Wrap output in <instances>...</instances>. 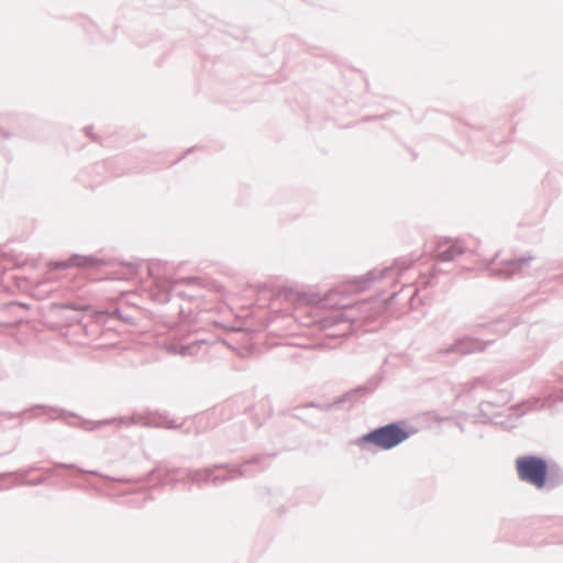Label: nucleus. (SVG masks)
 Segmentation results:
<instances>
[{"instance_id":"20e7f679","label":"nucleus","mask_w":563,"mask_h":563,"mask_svg":"<svg viewBox=\"0 0 563 563\" xmlns=\"http://www.w3.org/2000/svg\"><path fill=\"white\" fill-rule=\"evenodd\" d=\"M527 261L525 258H520V260H516V261H512L509 263V266H510V273H514L516 272L517 269H520L521 266L526 263Z\"/></svg>"},{"instance_id":"f257e3e1","label":"nucleus","mask_w":563,"mask_h":563,"mask_svg":"<svg viewBox=\"0 0 563 563\" xmlns=\"http://www.w3.org/2000/svg\"><path fill=\"white\" fill-rule=\"evenodd\" d=\"M516 470L521 481L543 488L548 475V464L537 456H521L516 461Z\"/></svg>"},{"instance_id":"7ed1b4c3","label":"nucleus","mask_w":563,"mask_h":563,"mask_svg":"<svg viewBox=\"0 0 563 563\" xmlns=\"http://www.w3.org/2000/svg\"><path fill=\"white\" fill-rule=\"evenodd\" d=\"M462 249L459 247L457 245H451L448 250L439 252L437 254V258L440 261H451L455 256L462 254Z\"/></svg>"},{"instance_id":"f03ea898","label":"nucleus","mask_w":563,"mask_h":563,"mask_svg":"<svg viewBox=\"0 0 563 563\" xmlns=\"http://www.w3.org/2000/svg\"><path fill=\"white\" fill-rule=\"evenodd\" d=\"M409 433L401 427L390 423L365 434L361 441L376 445L383 450H389L405 441Z\"/></svg>"}]
</instances>
